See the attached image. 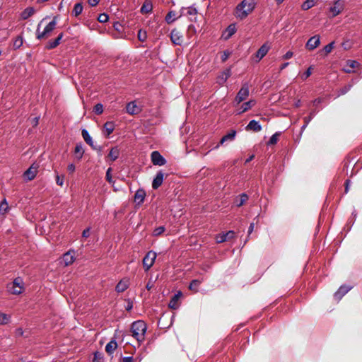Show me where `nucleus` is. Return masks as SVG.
<instances>
[{"label": "nucleus", "instance_id": "f257e3e1", "mask_svg": "<svg viewBox=\"0 0 362 362\" xmlns=\"http://www.w3.org/2000/svg\"><path fill=\"white\" fill-rule=\"evenodd\" d=\"M255 5V0H243L235 8V15L236 18L241 20L245 18L253 11Z\"/></svg>", "mask_w": 362, "mask_h": 362}, {"label": "nucleus", "instance_id": "f03ea898", "mask_svg": "<svg viewBox=\"0 0 362 362\" xmlns=\"http://www.w3.org/2000/svg\"><path fill=\"white\" fill-rule=\"evenodd\" d=\"M146 329V325L142 320L136 321L132 325V335L139 344L145 339Z\"/></svg>", "mask_w": 362, "mask_h": 362}, {"label": "nucleus", "instance_id": "7ed1b4c3", "mask_svg": "<svg viewBox=\"0 0 362 362\" xmlns=\"http://www.w3.org/2000/svg\"><path fill=\"white\" fill-rule=\"evenodd\" d=\"M44 19L38 24L37 28L36 30V36L37 39H44L48 37L52 32L55 29L57 25V17H54L53 20L49 22L43 29V30H40L41 25L43 22Z\"/></svg>", "mask_w": 362, "mask_h": 362}, {"label": "nucleus", "instance_id": "20e7f679", "mask_svg": "<svg viewBox=\"0 0 362 362\" xmlns=\"http://www.w3.org/2000/svg\"><path fill=\"white\" fill-rule=\"evenodd\" d=\"M8 291L10 293L13 295H18L24 291V284L21 278H16L13 281L9 284L7 286Z\"/></svg>", "mask_w": 362, "mask_h": 362}, {"label": "nucleus", "instance_id": "39448f33", "mask_svg": "<svg viewBox=\"0 0 362 362\" xmlns=\"http://www.w3.org/2000/svg\"><path fill=\"white\" fill-rule=\"evenodd\" d=\"M249 93L250 90L248 83H243L235 98V102L239 104L244 101L249 96Z\"/></svg>", "mask_w": 362, "mask_h": 362}, {"label": "nucleus", "instance_id": "423d86ee", "mask_svg": "<svg viewBox=\"0 0 362 362\" xmlns=\"http://www.w3.org/2000/svg\"><path fill=\"white\" fill-rule=\"evenodd\" d=\"M156 253L153 251H149L143 259V266L146 271H148L153 264L156 258Z\"/></svg>", "mask_w": 362, "mask_h": 362}, {"label": "nucleus", "instance_id": "0eeeda50", "mask_svg": "<svg viewBox=\"0 0 362 362\" xmlns=\"http://www.w3.org/2000/svg\"><path fill=\"white\" fill-rule=\"evenodd\" d=\"M344 8V1L343 0H335L333 5L330 7L329 11L332 13V16L339 15Z\"/></svg>", "mask_w": 362, "mask_h": 362}, {"label": "nucleus", "instance_id": "6e6552de", "mask_svg": "<svg viewBox=\"0 0 362 362\" xmlns=\"http://www.w3.org/2000/svg\"><path fill=\"white\" fill-rule=\"evenodd\" d=\"M170 40L173 44L180 45L183 42L182 33L175 28L173 29L170 33Z\"/></svg>", "mask_w": 362, "mask_h": 362}, {"label": "nucleus", "instance_id": "1a4fd4ad", "mask_svg": "<svg viewBox=\"0 0 362 362\" xmlns=\"http://www.w3.org/2000/svg\"><path fill=\"white\" fill-rule=\"evenodd\" d=\"M320 44V38L319 35H315L310 37L305 44V47L308 50H313Z\"/></svg>", "mask_w": 362, "mask_h": 362}, {"label": "nucleus", "instance_id": "9d476101", "mask_svg": "<svg viewBox=\"0 0 362 362\" xmlns=\"http://www.w3.org/2000/svg\"><path fill=\"white\" fill-rule=\"evenodd\" d=\"M126 110L129 115H137L141 111V106L137 105L135 101H132L127 105Z\"/></svg>", "mask_w": 362, "mask_h": 362}, {"label": "nucleus", "instance_id": "9b49d317", "mask_svg": "<svg viewBox=\"0 0 362 362\" xmlns=\"http://www.w3.org/2000/svg\"><path fill=\"white\" fill-rule=\"evenodd\" d=\"M231 75V70L230 68L228 69H225L224 71H223L218 76H217V78H216V82L219 84V85H223L226 81L228 80V78Z\"/></svg>", "mask_w": 362, "mask_h": 362}, {"label": "nucleus", "instance_id": "f8f14e48", "mask_svg": "<svg viewBox=\"0 0 362 362\" xmlns=\"http://www.w3.org/2000/svg\"><path fill=\"white\" fill-rule=\"evenodd\" d=\"M151 160H152V163L156 165L161 166L165 163V160L158 151L152 152Z\"/></svg>", "mask_w": 362, "mask_h": 362}, {"label": "nucleus", "instance_id": "ddd939ff", "mask_svg": "<svg viewBox=\"0 0 362 362\" xmlns=\"http://www.w3.org/2000/svg\"><path fill=\"white\" fill-rule=\"evenodd\" d=\"M234 236L235 233L232 230H230L226 233H221L218 235L216 237V240L217 243H221L233 238Z\"/></svg>", "mask_w": 362, "mask_h": 362}, {"label": "nucleus", "instance_id": "4468645a", "mask_svg": "<svg viewBox=\"0 0 362 362\" xmlns=\"http://www.w3.org/2000/svg\"><path fill=\"white\" fill-rule=\"evenodd\" d=\"M270 46L265 43L264 44L257 52L255 57L257 59V61H260L269 52Z\"/></svg>", "mask_w": 362, "mask_h": 362}, {"label": "nucleus", "instance_id": "2eb2a0df", "mask_svg": "<svg viewBox=\"0 0 362 362\" xmlns=\"http://www.w3.org/2000/svg\"><path fill=\"white\" fill-rule=\"evenodd\" d=\"M236 27L234 24H230L222 33V38L227 40L236 32Z\"/></svg>", "mask_w": 362, "mask_h": 362}, {"label": "nucleus", "instance_id": "dca6fc26", "mask_svg": "<svg viewBox=\"0 0 362 362\" xmlns=\"http://www.w3.org/2000/svg\"><path fill=\"white\" fill-rule=\"evenodd\" d=\"M37 172V167L34 165H31L24 173V177L28 180H32L35 178Z\"/></svg>", "mask_w": 362, "mask_h": 362}, {"label": "nucleus", "instance_id": "f3484780", "mask_svg": "<svg viewBox=\"0 0 362 362\" xmlns=\"http://www.w3.org/2000/svg\"><path fill=\"white\" fill-rule=\"evenodd\" d=\"M129 285V280L128 279H122L116 286L115 290L118 293L124 292Z\"/></svg>", "mask_w": 362, "mask_h": 362}, {"label": "nucleus", "instance_id": "a211bd4d", "mask_svg": "<svg viewBox=\"0 0 362 362\" xmlns=\"http://www.w3.org/2000/svg\"><path fill=\"white\" fill-rule=\"evenodd\" d=\"M163 178L164 174L161 171L158 172L153 181V188L155 189H158L162 185Z\"/></svg>", "mask_w": 362, "mask_h": 362}, {"label": "nucleus", "instance_id": "6ab92c4d", "mask_svg": "<svg viewBox=\"0 0 362 362\" xmlns=\"http://www.w3.org/2000/svg\"><path fill=\"white\" fill-rule=\"evenodd\" d=\"M74 253L71 251L66 252L64 255L62 261L64 262L65 266H69L74 261Z\"/></svg>", "mask_w": 362, "mask_h": 362}, {"label": "nucleus", "instance_id": "aec40b11", "mask_svg": "<svg viewBox=\"0 0 362 362\" xmlns=\"http://www.w3.org/2000/svg\"><path fill=\"white\" fill-rule=\"evenodd\" d=\"M35 13V10L33 7H28L21 13V19L26 20Z\"/></svg>", "mask_w": 362, "mask_h": 362}, {"label": "nucleus", "instance_id": "412c9836", "mask_svg": "<svg viewBox=\"0 0 362 362\" xmlns=\"http://www.w3.org/2000/svg\"><path fill=\"white\" fill-rule=\"evenodd\" d=\"M358 66V63L356 61L349 60L346 62V65L344 66V70L346 73H350L352 72Z\"/></svg>", "mask_w": 362, "mask_h": 362}, {"label": "nucleus", "instance_id": "4be33fe9", "mask_svg": "<svg viewBox=\"0 0 362 362\" xmlns=\"http://www.w3.org/2000/svg\"><path fill=\"white\" fill-rule=\"evenodd\" d=\"M350 290V287L343 286H341L339 290L335 293L334 298L339 300L343 296H344Z\"/></svg>", "mask_w": 362, "mask_h": 362}, {"label": "nucleus", "instance_id": "5701e85b", "mask_svg": "<svg viewBox=\"0 0 362 362\" xmlns=\"http://www.w3.org/2000/svg\"><path fill=\"white\" fill-rule=\"evenodd\" d=\"M119 155V150L117 147H113L110 149L108 155H107V159H109L110 161H115Z\"/></svg>", "mask_w": 362, "mask_h": 362}, {"label": "nucleus", "instance_id": "b1692460", "mask_svg": "<svg viewBox=\"0 0 362 362\" xmlns=\"http://www.w3.org/2000/svg\"><path fill=\"white\" fill-rule=\"evenodd\" d=\"M115 129V124L112 122H107L104 124L103 134L107 136L113 132Z\"/></svg>", "mask_w": 362, "mask_h": 362}, {"label": "nucleus", "instance_id": "393cba45", "mask_svg": "<svg viewBox=\"0 0 362 362\" xmlns=\"http://www.w3.org/2000/svg\"><path fill=\"white\" fill-rule=\"evenodd\" d=\"M262 127L258 122L255 120H252L249 122L247 126L246 127V130H252L255 132H259L261 131Z\"/></svg>", "mask_w": 362, "mask_h": 362}, {"label": "nucleus", "instance_id": "a878e982", "mask_svg": "<svg viewBox=\"0 0 362 362\" xmlns=\"http://www.w3.org/2000/svg\"><path fill=\"white\" fill-rule=\"evenodd\" d=\"M145 196H146V193L144 190H142V189L137 190L134 195L135 202L137 203L138 204H141L144 202Z\"/></svg>", "mask_w": 362, "mask_h": 362}, {"label": "nucleus", "instance_id": "bb28decb", "mask_svg": "<svg viewBox=\"0 0 362 362\" xmlns=\"http://www.w3.org/2000/svg\"><path fill=\"white\" fill-rule=\"evenodd\" d=\"M117 347V343L116 342L115 340L112 339L106 345V346H105V351L109 355H111L115 351Z\"/></svg>", "mask_w": 362, "mask_h": 362}, {"label": "nucleus", "instance_id": "cd10ccee", "mask_svg": "<svg viewBox=\"0 0 362 362\" xmlns=\"http://www.w3.org/2000/svg\"><path fill=\"white\" fill-rule=\"evenodd\" d=\"M255 105V101L254 100H250L246 103H244L243 104H242V105L240 107V110L238 113L241 114V113H243V112L247 111L248 110L251 109L252 107H253Z\"/></svg>", "mask_w": 362, "mask_h": 362}, {"label": "nucleus", "instance_id": "c85d7f7f", "mask_svg": "<svg viewBox=\"0 0 362 362\" xmlns=\"http://www.w3.org/2000/svg\"><path fill=\"white\" fill-rule=\"evenodd\" d=\"M182 296L181 292H178L175 294L169 303V307L173 309H176L178 307L177 301Z\"/></svg>", "mask_w": 362, "mask_h": 362}, {"label": "nucleus", "instance_id": "c756f323", "mask_svg": "<svg viewBox=\"0 0 362 362\" xmlns=\"http://www.w3.org/2000/svg\"><path fill=\"white\" fill-rule=\"evenodd\" d=\"M248 199V197L246 194H242L239 197H237L235 200V204L237 206H241Z\"/></svg>", "mask_w": 362, "mask_h": 362}, {"label": "nucleus", "instance_id": "7c9ffc66", "mask_svg": "<svg viewBox=\"0 0 362 362\" xmlns=\"http://www.w3.org/2000/svg\"><path fill=\"white\" fill-rule=\"evenodd\" d=\"M152 4L148 1H146L141 8V12L142 13H150L152 11Z\"/></svg>", "mask_w": 362, "mask_h": 362}, {"label": "nucleus", "instance_id": "2f4dec72", "mask_svg": "<svg viewBox=\"0 0 362 362\" xmlns=\"http://www.w3.org/2000/svg\"><path fill=\"white\" fill-rule=\"evenodd\" d=\"M81 134H82V136H83V139L85 140V141L88 144H89L91 147L94 148L93 141L92 140L91 136L89 135L88 132H87V130L83 129Z\"/></svg>", "mask_w": 362, "mask_h": 362}, {"label": "nucleus", "instance_id": "473e14b6", "mask_svg": "<svg viewBox=\"0 0 362 362\" xmlns=\"http://www.w3.org/2000/svg\"><path fill=\"white\" fill-rule=\"evenodd\" d=\"M235 134H236V132L232 131L230 133H228V134L225 135L221 139L220 144H223L224 142H226V141H228V140H230V141L233 140L235 136Z\"/></svg>", "mask_w": 362, "mask_h": 362}, {"label": "nucleus", "instance_id": "72a5a7b5", "mask_svg": "<svg viewBox=\"0 0 362 362\" xmlns=\"http://www.w3.org/2000/svg\"><path fill=\"white\" fill-rule=\"evenodd\" d=\"M317 0H306L301 6L303 10L306 11L313 7Z\"/></svg>", "mask_w": 362, "mask_h": 362}, {"label": "nucleus", "instance_id": "f704fd0d", "mask_svg": "<svg viewBox=\"0 0 362 362\" xmlns=\"http://www.w3.org/2000/svg\"><path fill=\"white\" fill-rule=\"evenodd\" d=\"M8 210V203L5 199H4L0 203V215L4 216Z\"/></svg>", "mask_w": 362, "mask_h": 362}, {"label": "nucleus", "instance_id": "c9c22d12", "mask_svg": "<svg viewBox=\"0 0 362 362\" xmlns=\"http://www.w3.org/2000/svg\"><path fill=\"white\" fill-rule=\"evenodd\" d=\"M177 18V17H176L175 13L174 11H170L165 17V21L168 24H170L173 23Z\"/></svg>", "mask_w": 362, "mask_h": 362}, {"label": "nucleus", "instance_id": "e433bc0d", "mask_svg": "<svg viewBox=\"0 0 362 362\" xmlns=\"http://www.w3.org/2000/svg\"><path fill=\"white\" fill-rule=\"evenodd\" d=\"M10 315L0 313V325L8 324L10 322Z\"/></svg>", "mask_w": 362, "mask_h": 362}, {"label": "nucleus", "instance_id": "4c0bfd02", "mask_svg": "<svg viewBox=\"0 0 362 362\" xmlns=\"http://www.w3.org/2000/svg\"><path fill=\"white\" fill-rule=\"evenodd\" d=\"M75 154L78 159H81L83 155V150L81 144H77L75 147Z\"/></svg>", "mask_w": 362, "mask_h": 362}, {"label": "nucleus", "instance_id": "58836bf2", "mask_svg": "<svg viewBox=\"0 0 362 362\" xmlns=\"http://www.w3.org/2000/svg\"><path fill=\"white\" fill-rule=\"evenodd\" d=\"M83 11V6L81 4H76L75 6H74V8L73 9V13L74 14V16H78L79 14L81 13Z\"/></svg>", "mask_w": 362, "mask_h": 362}, {"label": "nucleus", "instance_id": "ea45409f", "mask_svg": "<svg viewBox=\"0 0 362 362\" xmlns=\"http://www.w3.org/2000/svg\"><path fill=\"white\" fill-rule=\"evenodd\" d=\"M147 38V33L145 30H139V32H138V39L139 41L141 42H144L146 41Z\"/></svg>", "mask_w": 362, "mask_h": 362}, {"label": "nucleus", "instance_id": "a19ab883", "mask_svg": "<svg viewBox=\"0 0 362 362\" xmlns=\"http://www.w3.org/2000/svg\"><path fill=\"white\" fill-rule=\"evenodd\" d=\"M111 172H112V168H109L107 170V171H106V175H105V177H106L107 181L110 184H111L112 185H114V183H115V181L112 180Z\"/></svg>", "mask_w": 362, "mask_h": 362}, {"label": "nucleus", "instance_id": "79ce46f5", "mask_svg": "<svg viewBox=\"0 0 362 362\" xmlns=\"http://www.w3.org/2000/svg\"><path fill=\"white\" fill-rule=\"evenodd\" d=\"M197 33L196 28L194 25H189L187 28V35L188 37H191Z\"/></svg>", "mask_w": 362, "mask_h": 362}, {"label": "nucleus", "instance_id": "37998d69", "mask_svg": "<svg viewBox=\"0 0 362 362\" xmlns=\"http://www.w3.org/2000/svg\"><path fill=\"white\" fill-rule=\"evenodd\" d=\"M333 47H334L333 42L328 44L327 45H326L322 49V52H324L325 55H327L329 53H330L332 52V50L333 49Z\"/></svg>", "mask_w": 362, "mask_h": 362}, {"label": "nucleus", "instance_id": "c03bdc74", "mask_svg": "<svg viewBox=\"0 0 362 362\" xmlns=\"http://www.w3.org/2000/svg\"><path fill=\"white\" fill-rule=\"evenodd\" d=\"M93 110H94L95 114L100 115L103 112V105L102 104H100V103H98V104L95 105Z\"/></svg>", "mask_w": 362, "mask_h": 362}, {"label": "nucleus", "instance_id": "a18cd8bd", "mask_svg": "<svg viewBox=\"0 0 362 362\" xmlns=\"http://www.w3.org/2000/svg\"><path fill=\"white\" fill-rule=\"evenodd\" d=\"M23 45V38L21 37H18L13 42V47L16 49L19 48Z\"/></svg>", "mask_w": 362, "mask_h": 362}, {"label": "nucleus", "instance_id": "49530a36", "mask_svg": "<svg viewBox=\"0 0 362 362\" xmlns=\"http://www.w3.org/2000/svg\"><path fill=\"white\" fill-rule=\"evenodd\" d=\"M59 44V42L55 39L54 40L49 41L47 43V48L49 49H53V48L56 47Z\"/></svg>", "mask_w": 362, "mask_h": 362}, {"label": "nucleus", "instance_id": "de8ad7c7", "mask_svg": "<svg viewBox=\"0 0 362 362\" xmlns=\"http://www.w3.org/2000/svg\"><path fill=\"white\" fill-rule=\"evenodd\" d=\"M200 282L197 280H194L189 285V289L197 291V287L199 286Z\"/></svg>", "mask_w": 362, "mask_h": 362}, {"label": "nucleus", "instance_id": "09e8293b", "mask_svg": "<svg viewBox=\"0 0 362 362\" xmlns=\"http://www.w3.org/2000/svg\"><path fill=\"white\" fill-rule=\"evenodd\" d=\"M164 231H165V228L163 226H160V227L156 228L153 230V234L155 236H158V235H160V234H162Z\"/></svg>", "mask_w": 362, "mask_h": 362}, {"label": "nucleus", "instance_id": "8fccbe9b", "mask_svg": "<svg viewBox=\"0 0 362 362\" xmlns=\"http://www.w3.org/2000/svg\"><path fill=\"white\" fill-rule=\"evenodd\" d=\"M98 20L100 23H105L108 21V16L105 13H101L99 15Z\"/></svg>", "mask_w": 362, "mask_h": 362}, {"label": "nucleus", "instance_id": "3c124183", "mask_svg": "<svg viewBox=\"0 0 362 362\" xmlns=\"http://www.w3.org/2000/svg\"><path fill=\"white\" fill-rule=\"evenodd\" d=\"M187 10V14L189 16H194L197 14V9L192 7H189L186 8Z\"/></svg>", "mask_w": 362, "mask_h": 362}, {"label": "nucleus", "instance_id": "603ef678", "mask_svg": "<svg viewBox=\"0 0 362 362\" xmlns=\"http://www.w3.org/2000/svg\"><path fill=\"white\" fill-rule=\"evenodd\" d=\"M230 55V52L224 51L223 52V54H221V61L222 62H226L228 59V58L229 57Z\"/></svg>", "mask_w": 362, "mask_h": 362}, {"label": "nucleus", "instance_id": "864d4df0", "mask_svg": "<svg viewBox=\"0 0 362 362\" xmlns=\"http://www.w3.org/2000/svg\"><path fill=\"white\" fill-rule=\"evenodd\" d=\"M312 74V66L309 67L308 70L303 74L302 78L303 80L308 78Z\"/></svg>", "mask_w": 362, "mask_h": 362}, {"label": "nucleus", "instance_id": "5fc2aeb1", "mask_svg": "<svg viewBox=\"0 0 362 362\" xmlns=\"http://www.w3.org/2000/svg\"><path fill=\"white\" fill-rule=\"evenodd\" d=\"M278 138H279V134H275L274 135H272V136L269 139V144H274L277 142L278 141Z\"/></svg>", "mask_w": 362, "mask_h": 362}, {"label": "nucleus", "instance_id": "6e6d98bb", "mask_svg": "<svg viewBox=\"0 0 362 362\" xmlns=\"http://www.w3.org/2000/svg\"><path fill=\"white\" fill-rule=\"evenodd\" d=\"M293 56V52L291 51L287 52L284 56L283 59L285 60L291 59Z\"/></svg>", "mask_w": 362, "mask_h": 362}, {"label": "nucleus", "instance_id": "4d7b16f0", "mask_svg": "<svg viewBox=\"0 0 362 362\" xmlns=\"http://www.w3.org/2000/svg\"><path fill=\"white\" fill-rule=\"evenodd\" d=\"M56 182H57V184L59 186H62L63 184H64V181H63V179L61 178L59 175H57L56 177Z\"/></svg>", "mask_w": 362, "mask_h": 362}, {"label": "nucleus", "instance_id": "13d9d810", "mask_svg": "<svg viewBox=\"0 0 362 362\" xmlns=\"http://www.w3.org/2000/svg\"><path fill=\"white\" fill-rule=\"evenodd\" d=\"M90 235V228H86L83 231L82 236L83 238H88Z\"/></svg>", "mask_w": 362, "mask_h": 362}, {"label": "nucleus", "instance_id": "bf43d9fd", "mask_svg": "<svg viewBox=\"0 0 362 362\" xmlns=\"http://www.w3.org/2000/svg\"><path fill=\"white\" fill-rule=\"evenodd\" d=\"M67 170L70 172V173H74L75 171V165L72 163L69 164L67 167Z\"/></svg>", "mask_w": 362, "mask_h": 362}, {"label": "nucleus", "instance_id": "052dcab7", "mask_svg": "<svg viewBox=\"0 0 362 362\" xmlns=\"http://www.w3.org/2000/svg\"><path fill=\"white\" fill-rule=\"evenodd\" d=\"M100 359H101V355L95 354V358H94L93 362H100Z\"/></svg>", "mask_w": 362, "mask_h": 362}, {"label": "nucleus", "instance_id": "680f3d73", "mask_svg": "<svg viewBox=\"0 0 362 362\" xmlns=\"http://www.w3.org/2000/svg\"><path fill=\"white\" fill-rule=\"evenodd\" d=\"M99 0H88V4L91 6H95L98 4Z\"/></svg>", "mask_w": 362, "mask_h": 362}, {"label": "nucleus", "instance_id": "e2e57ef3", "mask_svg": "<svg viewBox=\"0 0 362 362\" xmlns=\"http://www.w3.org/2000/svg\"><path fill=\"white\" fill-rule=\"evenodd\" d=\"M122 362H132V357H124Z\"/></svg>", "mask_w": 362, "mask_h": 362}, {"label": "nucleus", "instance_id": "0e129e2a", "mask_svg": "<svg viewBox=\"0 0 362 362\" xmlns=\"http://www.w3.org/2000/svg\"><path fill=\"white\" fill-rule=\"evenodd\" d=\"M254 223H251L250 227H249V229H248V233L249 235L254 230Z\"/></svg>", "mask_w": 362, "mask_h": 362}, {"label": "nucleus", "instance_id": "69168bd1", "mask_svg": "<svg viewBox=\"0 0 362 362\" xmlns=\"http://www.w3.org/2000/svg\"><path fill=\"white\" fill-rule=\"evenodd\" d=\"M255 158L254 155L250 156L247 159H246L245 163H249Z\"/></svg>", "mask_w": 362, "mask_h": 362}, {"label": "nucleus", "instance_id": "338daca9", "mask_svg": "<svg viewBox=\"0 0 362 362\" xmlns=\"http://www.w3.org/2000/svg\"><path fill=\"white\" fill-rule=\"evenodd\" d=\"M288 65V62L283 64L281 66L280 69H281V70H283V69H285Z\"/></svg>", "mask_w": 362, "mask_h": 362}, {"label": "nucleus", "instance_id": "774afa93", "mask_svg": "<svg viewBox=\"0 0 362 362\" xmlns=\"http://www.w3.org/2000/svg\"><path fill=\"white\" fill-rule=\"evenodd\" d=\"M62 37H63V34H62V33H61V34H60V35H59L56 38V40L59 42H60V40H62Z\"/></svg>", "mask_w": 362, "mask_h": 362}]
</instances>
